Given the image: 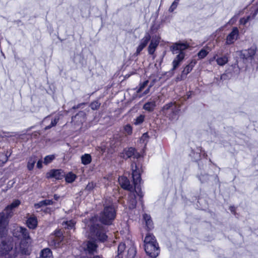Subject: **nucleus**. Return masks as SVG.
I'll use <instances>...</instances> for the list:
<instances>
[{
    "mask_svg": "<svg viewBox=\"0 0 258 258\" xmlns=\"http://www.w3.org/2000/svg\"><path fill=\"white\" fill-rule=\"evenodd\" d=\"M188 46V45L185 43H175L170 47V50L173 54L178 53L173 60L172 70H175L179 66L185 56L183 51Z\"/></svg>",
    "mask_w": 258,
    "mask_h": 258,
    "instance_id": "3",
    "label": "nucleus"
},
{
    "mask_svg": "<svg viewBox=\"0 0 258 258\" xmlns=\"http://www.w3.org/2000/svg\"><path fill=\"white\" fill-rule=\"evenodd\" d=\"M217 64L220 66H223L228 61V54H225L222 56L218 57L216 59Z\"/></svg>",
    "mask_w": 258,
    "mask_h": 258,
    "instance_id": "22",
    "label": "nucleus"
},
{
    "mask_svg": "<svg viewBox=\"0 0 258 258\" xmlns=\"http://www.w3.org/2000/svg\"><path fill=\"white\" fill-rule=\"evenodd\" d=\"M124 131L126 135H131L132 133V127L130 124H126L124 127Z\"/></svg>",
    "mask_w": 258,
    "mask_h": 258,
    "instance_id": "40",
    "label": "nucleus"
},
{
    "mask_svg": "<svg viewBox=\"0 0 258 258\" xmlns=\"http://www.w3.org/2000/svg\"><path fill=\"white\" fill-rule=\"evenodd\" d=\"M197 150H198V151H200V152H202V147H200L198 148Z\"/></svg>",
    "mask_w": 258,
    "mask_h": 258,
    "instance_id": "53",
    "label": "nucleus"
},
{
    "mask_svg": "<svg viewBox=\"0 0 258 258\" xmlns=\"http://www.w3.org/2000/svg\"><path fill=\"white\" fill-rule=\"evenodd\" d=\"M37 161V158L35 156H32L29 158L27 168L29 170H32L34 166V165Z\"/></svg>",
    "mask_w": 258,
    "mask_h": 258,
    "instance_id": "27",
    "label": "nucleus"
},
{
    "mask_svg": "<svg viewBox=\"0 0 258 258\" xmlns=\"http://www.w3.org/2000/svg\"><path fill=\"white\" fill-rule=\"evenodd\" d=\"M73 121H79L81 123L86 120V114L85 112L81 111L78 113L76 115L72 117Z\"/></svg>",
    "mask_w": 258,
    "mask_h": 258,
    "instance_id": "23",
    "label": "nucleus"
},
{
    "mask_svg": "<svg viewBox=\"0 0 258 258\" xmlns=\"http://www.w3.org/2000/svg\"><path fill=\"white\" fill-rule=\"evenodd\" d=\"M137 205V200L134 192L131 193L128 196V205L130 209L135 208Z\"/></svg>",
    "mask_w": 258,
    "mask_h": 258,
    "instance_id": "20",
    "label": "nucleus"
},
{
    "mask_svg": "<svg viewBox=\"0 0 258 258\" xmlns=\"http://www.w3.org/2000/svg\"><path fill=\"white\" fill-rule=\"evenodd\" d=\"M131 166L132 168V177L134 181L135 191L140 197H142L143 195L142 193H140L141 188L139 185L141 180L140 171L137 168L136 163H133Z\"/></svg>",
    "mask_w": 258,
    "mask_h": 258,
    "instance_id": "7",
    "label": "nucleus"
},
{
    "mask_svg": "<svg viewBox=\"0 0 258 258\" xmlns=\"http://www.w3.org/2000/svg\"><path fill=\"white\" fill-rule=\"evenodd\" d=\"M118 182L122 188L129 191H132L133 187L130 184L129 180L126 177H119L118 178Z\"/></svg>",
    "mask_w": 258,
    "mask_h": 258,
    "instance_id": "13",
    "label": "nucleus"
},
{
    "mask_svg": "<svg viewBox=\"0 0 258 258\" xmlns=\"http://www.w3.org/2000/svg\"><path fill=\"white\" fill-rule=\"evenodd\" d=\"M208 54V52L205 50V49H202L198 53V57L202 59L205 57L207 54Z\"/></svg>",
    "mask_w": 258,
    "mask_h": 258,
    "instance_id": "37",
    "label": "nucleus"
},
{
    "mask_svg": "<svg viewBox=\"0 0 258 258\" xmlns=\"http://www.w3.org/2000/svg\"><path fill=\"white\" fill-rule=\"evenodd\" d=\"M146 135H147V134H144V136H145Z\"/></svg>",
    "mask_w": 258,
    "mask_h": 258,
    "instance_id": "55",
    "label": "nucleus"
},
{
    "mask_svg": "<svg viewBox=\"0 0 258 258\" xmlns=\"http://www.w3.org/2000/svg\"><path fill=\"white\" fill-rule=\"evenodd\" d=\"M93 183H89L86 186V189L88 190H90L93 188Z\"/></svg>",
    "mask_w": 258,
    "mask_h": 258,
    "instance_id": "49",
    "label": "nucleus"
},
{
    "mask_svg": "<svg viewBox=\"0 0 258 258\" xmlns=\"http://www.w3.org/2000/svg\"><path fill=\"white\" fill-rule=\"evenodd\" d=\"M64 176V172L60 169L52 170L49 173V177L60 179Z\"/></svg>",
    "mask_w": 258,
    "mask_h": 258,
    "instance_id": "17",
    "label": "nucleus"
},
{
    "mask_svg": "<svg viewBox=\"0 0 258 258\" xmlns=\"http://www.w3.org/2000/svg\"><path fill=\"white\" fill-rule=\"evenodd\" d=\"M62 240V238H58L56 236H50L48 240V243L51 247L57 248L59 246L60 242Z\"/></svg>",
    "mask_w": 258,
    "mask_h": 258,
    "instance_id": "16",
    "label": "nucleus"
},
{
    "mask_svg": "<svg viewBox=\"0 0 258 258\" xmlns=\"http://www.w3.org/2000/svg\"><path fill=\"white\" fill-rule=\"evenodd\" d=\"M27 224L29 228H35L37 225V218L34 216H30L27 221Z\"/></svg>",
    "mask_w": 258,
    "mask_h": 258,
    "instance_id": "21",
    "label": "nucleus"
},
{
    "mask_svg": "<svg viewBox=\"0 0 258 258\" xmlns=\"http://www.w3.org/2000/svg\"><path fill=\"white\" fill-rule=\"evenodd\" d=\"M76 176L75 174L70 172L67 174L66 176V180L67 182L71 183L73 182L76 179Z\"/></svg>",
    "mask_w": 258,
    "mask_h": 258,
    "instance_id": "34",
    "label": "nucleus"
},
{
    "mask_svg": "<svg viewBox=\"0 0 258 258\" xmlns=\"http://www.w3.org/2000/svg\"><path fill=\"white\" fill-rule=\"evenodd\" d=\"M239 61H236V63L232 66V67L234 69V73L235 74H238L240 72V67L238 66V63Z\"/></svg>",
    "mask_w": 258,
    "mask_h": 258,
    "instance_id": "41",
    "label": "nucleus"
},
{
    "mask_svg": "<svg viewBox=\"0 0 258 258\" xmlns=\"http://www.w3.org/2000/svg\"><path fill=\"white\" fill-rule=\"evenodd\" d=\"M115 258H122V256L120 255L119 254H118L117 255H116Z\"/></svg>",
    "mask_w": 258,
    "mask_h": 258,
    "instance_id": "54",
    "label": "nucleus"
},
{
    "mask_svg": "<svg viewBox=\"0 0 258 258\" xmlns=\"http://www.w3.org/2000/svg\"><path fill=\"white\" fill-rule=\"evenodd\" d=\"M148 84V81L144 82L143 83L140 85V88L137 89L136 92L138 93H140L138 97H141V95H146L149 93L150 89L147 87Z\"/></svg>",
    "mask_w": 258,
    "mask_h": 258,
    "instance_id": "15",
    "label": "nucleus"
},
{
    "mask_svg": "<svg viewBox=\"0 0 258 258\" xmlns=\"http://www.w3.org/2000/svg\"><path fill=\"white\" fill-rule=\"evenodd\" d=\"M143 218L146 222V225L147 228L149 230L153 228V222L151 219V217L147 215L144 214L143 216Z\"/></svg>",
    "mask_w": 258,
    "mask_h": 258,
    "instance_id": "28",
    "label": "nucleus"
},
{
    "mask_svg": "<svg viewBox=\"0 0 258 258\" xmlns=\"http://www.w3.org/2000/svg\"><path fill=\"white\" fill-rule=\"evenodd\" d=\"M20 204L18 200H15L11 205L8 206L4 211L0 213V237H2L6 234V227L8 225V219L11 218L13 214V210Z\"/></svg>",
    "mask_w": 258,
    "mask_h": 258,
    "instance_id": "2",
    "label": "nucleus"
},
{
    "mask_svg": "<svg viewBox=\"0 0 258 258\" xmlns=\"http://www.w3.org/2000/svg\"><path fill=\"white\" fill-rule=\"evenodd\" d=\"M239 35V30L237 27L232 28L231 32L227 36L225 41L226 45H231L238 39Z\"/></svg>",
    "mask_w": 258,
    "mask_h": 258,
    "instance_id": "11",
    "label": "nucleus"
},
{
    "mask_svg": "<svg viewBox=\"0 0 258 258\" xmlns=\"http://www.w3.org/2000/svg\"><path fill=\"white\" fill-rule=\"evenodd\" d=\"M18 247H14L11 241H3L0 245V256L3 258H15L18 254Z\"/></svg>",
    "mask_w": 258,
    "mask_h": 258,
    "instance_id": "4",
    "label": "nucleus"
},
{
    "mask_svg": "<svg viewBox=\"0 0 258 258\" xmlns=\"http://www.w3.org/2000/svg\"><path fill=\"white\" fill-rule=\"evenodd\" d=\"M60 115L59 114L56 115L54 119L51 120L50 123L45 127L44 130H47L55 126L60 119Z\"/></svg>",
    "mask_w": 258,
    "mask_h": 258,
    "instance_id": "26",
    "label": "nucleus"
},
{
    "mask_svg": "<svg viewBox=\"0 0 258 258\" xmlns=\"http://www.w3.org/2000/svg\"><path fill=\"white\" fill-rule=\"evenodd\" d=\"M145 250L148 255L152 258H156L160 253V248L158 244L144 246Z\"/></svg>",
    "mask_w": 258,
    "mask_h": 258,
    "instance_id": "9",
    "label": "nucleus"
},
{
    "mask_svg": "<svg viewBox=\"0 0 258 258\" xmlns=\"http://www.w3.org/2000/svg\"><path fill=\"white\" fill-rule=\"evenodd\" d=\"M116 216V212L112 205L106 206L100 213V221L105 225L111 224Z\"/></svg>",
    "mask_w": 258,
    "mask_h": 258,
    "instance_id": "6",
    "label": "nucleus"
},
{
    "mask_svg": "<svg viewBox=\"0 0 258 258\" xmlns=\"http://www.w3.org/2000/svg\"><path fill=\"white\" fill-rule=\"evenodd\" d=\"M120 157L124 159L132 157L138 159L140 157V154L137 152L135 148L130 147L124 149L123 151L120 153Z\"/></svg>",
    "mask_w": 258,
    "mask_h": 258,
    "instance_id": "10",
    "label": "nucleus"
},
{
    "mask_svg": "<svg viewBox=\"0 0 258 258\" xmlns=\"http://www.w3.org/2000/svg\"><path fill=\"white\" fill-rule=\"evenodd\" d=\"M97 245L95 241H88L86 243L84 250L89 254H93L97 252Z\"/></svg>",
    "mask_w": 258,
    "mask_h": 258,
    "instance_id": "12",
    "label": "nucleus"
},
{
    "mask_svg": "<svg viewBox=\"0 0 258 258\" xmlns=\"http://www.w3.org/2000/svg\"><path fill=\"white\" fill-rule=\"evenodd\" d=\"M150 39V35L149 34V33H146L144 37L141 39L140 44L143 46V47H145Z\"/></svg>",
    "mask_w": 258,
    "mask_h": 258,
    "instance_id": "33",
    "label": "nucleus"
},
{
    "mask_svg": "<svg viewBox=\"0 0 258 258\" xmlns=\"http://www.w3.org/2000/svg\"><path fill=\"white\" fill-rule=\"evenodd\" d=\"M75 224V223L73 220L68 221L62 223V225L64 226V228L71 229L74 227Z\"/></svg>",
    "mask_w": 258,
    "mask_h": 258,
    "instance_id": "35",
    "label": "nucleus"
},
{
    "mask_svg": "<svg viewBox=\"0 0 258 258\" xmlns=\"http://www.w3.org/2000/svg\"><path fill=\"white\" fill-rule=\"evenodd\" d=\"M155 106V101L148 102L144 104L143 108L146 110L152 111L154 110Z\"/></svg>",
    "mask_w": 258,
    "mask_h": 258,
    "instance_id": "29",
    "label": "nucleus"
},
{
    "mask_svg": "<svg viewBox=\"0 0 258 258\" xmlns=\"http://www.w3.org/2000/svg\"><path fill=\"white\" fill-rule=\"evenodd\" d=\"M176 106V105L175 104H173L172 103H169L168 104H167L164 106V108L166 109H168L170 108H172V109H173V108H175Z\"/></svg>",
    "mask_w": 258,
    "mask_h": 258,
    "instance_id": "47",
    "label": "nucleus"
},
{
    "mask_svg": "<svg viewBox=\"0 0 258 258\" xmlns=\"http://www.w3.org/2000/svg\"><path fill=\"white\" fill-rule=\"evenodd\" d=\"M49 119H50V118H49V117H45V118L44 119V120H43V122H43V123H44H44H46L47 121H49Z\"/></svg>",
    "mask_w": 258,
    "mask_h": 258,
    "instance_id": "51",
    "label": "nucleus"
},
{
    "mask_svg": "<svg viewBox=\"0 0 258 258\" xmlns=\"http://www.w3.org/2000/svg\"><path fill=\"white\" fill-rule=\"evenodd\" d=\"M82 59V56L80 54H77L74 57V62L76 63L81 62V59Z\"/></svg>",
    "mask_w": 258,
    "mask_h": 258,
    "instance_id": "44",
    "label": "nucleus"
},
{
    "mask_svg": "<svg viewBox=\"0 0 258 258\" xmlns=\"http://www.w3.org/2000/svg\"><path fill=\"white\" fill-rule=\"evenodd\" d=\"M199 179L202 182H205L209 179V176L207 174L201 175L199 176Z\"/></svg>",
    "mask_w": 258,
    "mask_h": 258,
    "instance_id": "46",
    "label": "nucleus"
},
{
    "mask_svg": "<svg viewBox=\"0 0 258 258\" xmlns=\"http://www.w3.org/2000/svg\"><path fill=\"white\" fill-rule=\"evenodd\" d=\"M37 168H41L42 167V161L41 160H39L38 162H37Z\"/></svg>",
    "mask_w": 258,
    "mask_h": 258,
    "instance_id": "50",
    "label": "nucleus"
},
{
    "mask_svg": "<svg viewBox=\"0 0 258 258\" xmlns=\"http://www.w3.org/2000/svg\"><path fill=\"white\" fill-rule=\"evenodd\" d=\"M256 51V48L254 46L249 49L243 50L239 52V58L242 60L244 63H251Z\"/></svg>",
    "mask_w": 258,
    "mask_h": 258,
    "instance_id": "8",
    "label": "nucleus"
},
{
    "mask_svg": "<svg viewBox=\"0 0 258 258\" xmlns=\"http://www.w3.org/2000/svg\"><path fill=\"white\" fill-rule=\"evenodd\" d=\"M14 236L23 238L20 244L18 245H15L18 248V254L21 253L22 254H29L31 240L27 230L22 227H17L14 233Z\"/></svg>",
    "mask_w": 258,
    "mask_h": 258,
    "instance_id": "1",
    "label": "nucleus"
},
{
    "mask_svg": "<svg viewBox=\"0 0 258 258\" xmlns=\"http://www.w3.org/2000/svg\"><path fill=\"white\" fill-rule=\"evenodd\" d=\"M159 38L155 36L151 39V42L148 47V52L150 54H153L157 47L159 43Z\"/></svg>",
    "mask_w": 258,
    "mask_h": 258,
    "instance_id": "14",
    "label": "nucleus"
},
{
    "mask_svg": "<svg viewBox=\"0 0 258 258\" xmlns=\"http://www.w3.org/2000/svg\"><path fill=\"white\" fill-rule=\"evenodd\" d=\"M229 78V76L227 74L225 73L222 74L220 78H215L214 80V83H216L218 86L221 85V81H224L227 79H228Z\"/></svg>",
    "mask_w": 258,
    "mask_h": 258,
    "instance_id": "31",
    "label": "nucleus"
},
{
    "mask_svg": "<svg viewBox=\"0 0 258 258\" xmlns=\"http://www.w3.org/2000/svg\"><path fill=\"white\" fill-rule=\"evenodd\" d=\"M145 116L143 115H140L135 119L134 123L136 125H139L141 124L144 120Z\"/></svg>",
    "mask_w": 258,
    "mask_h": 258,
    "instance_id": "36",
    "label": "nucleus"
},
{
    "mask_svg": "<svg viewBox=\"0 0 258 258\" xmlns=\"http://www.w3.org/2000/svg\"><path fill=\"white\" fill-rule=\"evenodd\" d=\"M55 158L53 155L46 156L44 159V163L48 164L50 163Z\"/></svg>",
    "mask_w": 258,
    "mask_h": 258,
    "instance_id": "39",
    "label": "nucleus"
},
{
    "mask_svg": "<svg viewBox=\"0 0 258 258\" xmlns=\"http://www.w3.org/2000/svg\"><path fill=\"white\" fill-rule=\"evenodd\" d=\"M196 62L194 61L190 62L188 65H187L183 69L182 72V76H186L188 73H189L192 70Z\"/></svg>",
    "mask_w": 258,
    "mask_h": 258,
    "instance_id": "25",
    "label": "nucleus"
},
{
    "mask_svg": "<svg viewBox=\"0 0 258 258\" xmlns=\"http://www.w3.org/2000/svg\"><path fill=\"white\" fill-rule=\"evenodd\" d=\"M50 236H56L58 238H62V232L60 230H56L54 232V234L51 235Z\"/></svg>",
    "mask_w": 258,
    "mask_h": 258,
    "instance_id": "43",
    "label": "nucleus"
},
{
    "mask_svg": "<svg viewBox=\"0 0 258 258\" xmlns=\"http://www.w3.org/2000/svg\"><path fill=\"white\" fill-rule=\"evenodd\" d=\"M125 245L124 243H120L118 246V254L121 255V253L124 250Z\"/></svg>",
    "mask_w": 258,
    "mask_h": 258,
    "instance_id": "42",
    "label": "nucleus"
},
{
    "mask_svg": "<svg viewBox=\"0 0 258 258\" xmlns=\"http://www.w3.org/2000/svg\"><path fill=\"white\" fill-rule=\"evenodd\" d=\"M40 257L41 258H52L53 255L50 249L45 248L41 251Z\"/></svg>",
    "mask_w": 258,
    "mask_h": 258,
    "instance_id": "24",
    "label": "nucleus"
},
{
    "mask_svg": "<svg viewBox=\"0 0 258 258\" xmlns=\"http://www.w3.org/2000/svg\"><path fill=\"white\" fill-rule=\"evenodd\" d=\"M179 0H175L170 7L169 12H173L175 10L179 4Z\"/></svg>",
    "mask_w": 258,
    "mask_h": 258,
    "instance_id": "38",
    "label": "nucleus"
},
{
    "mask_svg": "<svg viewBox=\"0 0 258 258\" xmlns=\"http://www.w3.org/2000/svg\"><path fill=\"white\" fill-rule=\"evenodd\" d=\"M144 48H145V47H143V46L140 44L137 49V51H136L137 55H139Z\"/></svg>",
    "mask_w": 258,
    "mask_h": 258,
    "instance_id": "48",
    "label": "nucleus"
},
{
    "mask_svg": "<svg viewBox=\"0 0 258 258\" xmlns=\"http://www.w3.org/2000/svg\"><path fill=\"white\" fill-rule=\"evenodd\" d=\"M100 105V103L98 102L97 101H95L91 104L90 107L93 110H95L99 107Z\"/></svg>",
    "mask_w": 258,
    "mask_h": 258,
    "instance_id": "45",
    "label": "nucleus"
},
{
    "mask_svg": "<svg viewBox=\"0 0 258 258\" xmlns=\"http://www.w3.org/2000/svg\"><path fill=\"white\" fill-rule=\"evenodd\" d=\"M254 11V13H251V15H249V16H248L246 18H241L240 20V24H243V25H245L249 20H250L251 19H253L255 16L257 15V13H258V6L256 7V8H254L253 9H252V10H251V12H253Z\"/></svg>",
    "mask_w": 258,
    "mask_h": 258,
    "instance_id": "18",
    "label": "nucleus"
},
{
    "mask_svg": "<svg viewBox=\"0 0 258 258\" xmlns=\"http://www.w3.org/2000/svg\"><path fill=\"white\" fill-rule=\"evenodd\" d=\"M148 244L150 245L158 244L155 237L151 233L147 234L144 239V246L147 245Z\"/></svg>",
    "mask_w": 258,
    "mask_h": 258,
    "instance_id": "19",
    "label": "nucleus"
},
{
    "mask_svg": "<svg viewBox=\"0 0 258 258\" xmlns=\"http://www.w3.org/2000/svg\"><path fill=\"white\" fill-rule=\"evenodd\" d=\"M59 196H57L56 195H55L54 196V198L55 200H58V199H59Z\"/></svg>",
    "mask_w": 258,
    "mask_h": 258,
    "instance_id": "52",
    "label": "nucleus"
},
{
    "mask_svg": "<svg viewBox=\"0 0 258 258\" xmlns=\"http://www.w3.org/2000/svg\"><path fill=\"white\" fill-rule=\"evenodd\" d=\"M53 204V202L50 200H45L40 201L38 203L35 204L34 206L36 208H40L43 206L50 205Z\"/></svg>",
    "mask_w": 258,
    "mask_h": 258,
    "instance_id": "30",
    "label": "nucleus"
},
{
    "mask_svg": "<svg viewBox=\"0 0 258 258\" xmlns=\"http://www.w3.org/2000/svg\"><path fill=\"white\" fill-rule=\"evenodd\" d=\"M96 218H94L91 220V225L90 227L91 237L93 239H97L101 241H105L107 238L105 231L102 225L96 223Z\"/></svg>",
    "mask_w": 258,
    "mask_h": 258,
    "instance_id": "5",
    "label": "nucleus"
},
{
    "mask_svg": "<svg viewBox=\"0 0 258 258\" xmlns=\"http://www.w3.org/2000/svg\"><path fill=\"white\" fill-rule=\"evenodd\" d=\"M91 157L88 154H85L81 157L82 163L84 165H88L91 162Z\"/></svg>",
    "mask_w": 258,
    "mask_h": 258,
    "instance_id": "32",
    "label": "nucleus"
}]
</instances>
